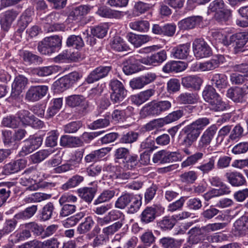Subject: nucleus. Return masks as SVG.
I'll return each mask as SVG.
<instances>
[{
	"label": "nucleus",
	"mask_w": 248,
	"mask_h": 248,
	"mask_svg": "<svg viewBox=\"0 0 248 248\" xmlns=\"http://www.w3.org/2000/svg\"><path fill=\"white\" fill-rule=\"evenodd\" d=\"M204 100L208 103L211 110L222 111L226 109V104L222 101L218 94L212 86L206 87L202 92Z\"/></svg>",
	"instance_id": "1"
},
{
	"label": "nucleus",
	"mask_w": 248,
	"mask_h": 248,
	"mask_svg": "<svg viewBox=\"0 0 248 248\" xmlns=\"http://www.w3.org/2000/svg\"><path fill=\"white\" fill-rule=\"evenodd\" d=\"M109 87L111 90L110 100L113 104L118 106L126 98L127 90L123 83L116 79L110 80Z\"/></svg>",
	"instance_id": "2"
},
{
	"label": "nucleus",
	"mask_w": 248,
	"mask_h": 248,
	"mask_svg": "<svg viewBox=\"0 0 248 248\" xmlns=\"http://www.w3.org/2000/svg\"><path fill=\"white\" fill-rule=\"evenodd\" d=\"M21 227L22 232L17 233L16 236L18 241L31 237V232L36 236H40L43 232V227L34 221L22 224Z\"/></svg>",
	"instance_id": "3"
},
{
	"label": "nucleus",
	"mask_w": 248,
	"mask_h": 248,
	"mask_svg": "<svg viewBox=\"0 0 248 248\" xmlns=\"http://www.w3.org/2000/svg\"><path fill=\"white\" fill-rule=\"evenodd\" d=\"M171 106L169 101L152 102L143 108V111L146 116H157L169 110Z\"/></svg>",
	"instance_id": "4"
},
{
	"label": "nucleus",
	"mask_w": 248,
	"mask_h": 248,
	"mask_svg": "<svg viewBox=\"0 0 248 248\" xmlns=\"http://www.w3.org/2000/svg\"><path fill=\"white\" fill-rule=\"evenodd\" d=\"M200 134V132L188 124L182 129L179 138L184 136L181 144L186 147H190L197 140Z\"/></svg>",
	"instance_id": "5"
},
{
	"label": "nucleus",
	"mask_w": 248,
	"mask_h": 248,
	"mask_svg": "<svg viewBox=\"0 0 248 248\" xmlns=\"http://www.w3.org/2000/svg\"><path fill=\"white\" fill-rule=\"evenodd\" d=\"M227 225L226 223H217L209 224L204 228L200 229L199 228H195L190 230L189 233L191 234L190 236V241H192V243H197L200 239L199 236L203 234L204 230L208 231H216L224 228Z\"/></svg>",
	"instance_id": "6"
},
{
	"label": "nucleus",
	"mask_w": 248,
	"mask_h": 248,
	"mask_svg": "<svg viewBox=\"0 0 248 248\" xmlns=\"http://www.w3.org/2000/svg\"><path fill=\"white\" fill-rule=\"evenodd\" d=\"M193 49L197 58H203L212 55V51L208 44L202 39H196L193 43Z\"/></svg>",
	"instance_id": "7"
},
{
	"label": "nucleus",
	"mask_w": 248,
	"mask_h": 248,
	"mask_svg": "<svg viewBox=\"0 0 248 248\" xmlns=\"http://www.w3.org/2000/svg\"><path fill=\"white\" fill-rule=\"evenodd\" d=\"M179 154L177 152H170L162 150L155 154L153 161L155 163L164 164L177 161L179 159Z\"/></svg>",
	"instance_id": "8"
},
{
	"label": "nucleus",
	"mask_w": 248,
	"mask_h": 248,
	"mask_svg": "<svg viewBox=\"0 0 248 248\" xmlns=\"http://www.w3.org/2000/svg\"><path fill=\"white\" fill-rule=\"evenodd\" d=\"M48 91L45 85L31 86L26 92L25 99L30 102H35L45 96Z\"/></svg>",
	"instance_id": "9"
},
{
	"label": "nucleus",
	"mask_w": 248,
	"mask_h": 248,
	"mask_svg": "<svg viewBox=\"0 0 248 248\" xmlns=\"http://www.w3.org/2000/svg\"><path fill=\"white\" fill-rule=\"evenodd\" d=\"M217 130V127L215 124H213L206 129L200 138L198 142L197 148L202 150L209 145L216 134Z\"/></svg>",
	"instance_id": "10"
},
{
	"label": "nucleus",
	"mask_w": 248,
	"mask_h": 248,
	"mask_svg": "<svg viewBox=\"0 0 248 248\" xmlns=\"http://www.w3.org/2000/svg\"><path fill=\"white\" fill-rule=\"evenodd\" d=\"M28 82V79L23 76L16 77L12 85L11 98L14 99L18 98L25 89Z\"/></svg>",
	"instance_id": "11"
},
{
	"label": "nucleus",
	"mask_w": 248,
	"mask_h": 248,
	"mask_svg": "<svg viewBox=\"0 0 248 248\" xmlns=\"http://www.w3.org/2000/svg\"><path fill=\"white\" fill-rule=\"evenodd\" d=\"M26 165V161L24 159H18L6 164L2 169H0V179L5 175H9L18 172L24 169Z\"/></svg>",
	"instance_id": "12"
},
{
	"label": "nucleus",
	"mask_w": 248,
	"mask_h": 248,
	"mask_svg": "<svg viewBox=\"0 0 248 248\" xmlns=\"http://www.w3.org/2000/svg\"><path fill=\"white\" fill-rule=\"evenodd\" d=\"M111 69V66H99L93 70L88 76L86 81L92 83L106 77Z\"/></svg>",
	"instance_id": "13"
},
{
	"label": "nucleus",
	"mask_w": 248,
	"mask_h": 248,
	"mask_svg": "<svg viewBox=\"0 0 248 248\" xmlns=\"http://www.w3.org/2000/svg\"><path fill=\"white\" fill-rule=\"evenodd\" d=\"M167 58L166 52L162 50L157 53L152 54L150 56L142 58L139 60V62L146 65H153L156 66L164 62Z\"/></svg>",
	"instance_id": "14"
},
{
	"label": "nucleus",
	"mask_w": 248,
	"mask_h": 248,
	"mask_svg": "<svg viewBox=\"0 0 248 248\" xmlns=\"http://www.w3.org/2000/svg\"><path fill=\"white\" fill-rule=\"evenodd\" d=\"M157 208L156 207H147L140 216V222L144 225L153 222L156 216Z\"/></svg>",
	"instance_id": "15"
},
{
	"label": "nucleus",
	"mask_w": 248,
	"mask_h": 248,
	"mask_svg": "<svg viewBox=\"0 0 248 248\" xmlns=\"http://www.w3.org/2000/svg\"><path fill=\"white\" fill-rule=\"evenodd\" d=\"M224 57L217 56L209 61L200 63L199 69L202 72L212 71L218 68L220 64L223 63Z\"/></svg>",
	"instance_id": "16"
},
{
	"label": "nucleus",
	"mask_w": 248,
	"mask_h": 248,
	"mask_svg": "<svg viewBox=\"0 0 248 248\" xmlns=\"http://www.w3.org/2000/svg\"><path fill=\"white\" fill-rule=\"evenodd\" d=\"M235 235L244 236L248 234V215L243 216L233 224Z\"/></svg>",
	"instance_id": "17"
},
{
	"label": "nucleus",
	"mask_w": 248,
	"mask_h": 248,
	"mask_svg": "<svg viewBox=\"0 0 248 248\" xmlns=\"http://www.w3.org/2000/svg\"><path fill=\"white\" fill-rule=\"evenodd\" d=\"M202 20V17L201 16L188 17L180 21L178 26L181 30L191 29L200 25Z\"/></svg>",
	"instance_id": "18"
},
{
	"label": "nucleus",
	"mask_w": 248,
	"mask_h": 248,
	"mask_svg": "<svg viewBox=\"0 0 248 248\" xmlns=\"http://www.w3.org/2000/svg\"><path fill=\"white\" fill-rule=\"evenodd\" d=\"M90 5H82L73 9L69 13L68 19L69 21L79 20L82 16L87 14L93 8Z\"/></svg>",
	"instance_id": "19"
},
{
	"label": "nucleus",
	"mask_w": 248,
	"mask_h": 248,
	"mask_svg": "<svg viewBox=\"0 0 248 248\" xmlns=\"http://www.w3.org/2000/svg\"><path fill=\"white\" fill-rule=\"evenodd\" d=\"M188 148L186 147L183 150L186 155L189 156L182 163L181 167L182 168L187 167L195 164L199 160L202 159L203 156V154L200 152H196L193 155H191V152Z\"/></svg>",
	"instance_id": "20"
},
{
	"label": "nucleus",
	"mask_w": 248,
	"mask_h": 248,
	"mask_svg": "<svg viewBox=\"0 0 248 248\" xmlns=\"http://www.w3.org/2000/svg\"><path fill=\"white\" fill-rule=\"evenodd\" d=\"M248 41V35L244 32L233 34L230 37V43L232 44L236 51L242 48Z\"/></svg>",
	"instance_id": "21"
},
{
	"label": "nucleus",
	"mask_w": 248,
	"mask_h": 248,
	"mask_svg": "<svg viewBox=\"0 0 248 248\" xmlns=\"http://www.w3.org/2000/svg\"><path fill=\"white\" fill-rule=\"evenodd\" d=\"M139 60H136L134 57H131L125 60L123 62L124 66L123 70L127 75L135 73L140 70V67L138 65Z\"/></svg>",
	"instance_id": "22"
},
{
	"label": "nucleus",
	"mask_w": 248,
	"mask_h": 248,
	"mask_svg": "<svg viewBox=\"0 0 248 248\" xmlns=\"http://www.w3.org/2000/svg\"><path fill=\"white\" fill-rule=\"evenodd\" d=\"M202 82V79L197 76H189L182 78V84L186 88L199 90Z\"/></svg>",
	"instance_id": "23"
},
{
	"label": "nucleus",
	"mask_w": 248,
	"mask_h": 248,
	"mask_svg": "<svg viewBox=\"0 0 248 248\" xmlns=\"http://www.w3.org/2000/svg\"><path fill=\"white\" fill-rule=\"evenodd\" d=\"M109 151L110 149L108 148H103L93 151L85 156L84 158L85 162L90 164L98 161Z\"/></svg>",
	"instance_id": "24"
},
{
	"label": "nucleus",
	"mask_w": 248,
	"mask_h": 248,
	"mask_svg": "<svg viewBox=\"0 0 248 248\" xmlns=\"http://www.w3.org/2000/svg\"><path fill=\"white\" fill-rule=\"evenodd\" d=\"M229 183L233 186H240L246 184V180L240 172L233 171L226 174Z\"/></svg>",
	"instance_id": "25"
},
{
	"label": "nucleus",
	"mask_w": 248,
	"mask_h": 248,
	"mask_svg": "<svg viewBox=\"0 0 248 248\" xmlns=\"http://www.w3.org/2000/svg\"><path fill=\"white\" fill-rule=\"evenodd\" d=\"M18 15V13L13 9L5 12L4 17L0 21L2 29L7 31Z\"/></svg>",
	"instance_id": "26"
},
{
	"label": "nucleus",
	"mask_w": 248,
	"mask_h": 248,
	"mask_svg": "<svg viewBox=\"0 0 248 248\" xmlns=\"http://www.w3.org/2000/svg\"><path fill=\"white\" fill-rule=\"evenodd\" d=\"M123 12L111 9L106 6H102L98 8L96 14L99 16L105 18H120L123 16Z\"/></svg>",
	"instance_id": "27"
},
{
	"label": "nucleus",
	"mask_w": 248,
	"mask_h": 248,
	"mask_svg": "<svg viewBox=\"0 0 248 248\" xmlns=\"http://www.w3.org/2000/svg\"><path fill=\"white\" fill-rule=\"evenodd\" d=\"M127 37L128 40L136 47L140 46L151 39V37L147 35H137L132 33H128Z\"/></svg>",
	"instance_id": "28"
},
{
	"label": "nucleus",
	"mask_w": 248,
	"mask_h": 248,
	"mask_svg": "<svg viewBox=\"0 0 248 248\" xmlns=\"http://www.w3.org/2000/svg\"><path fill=\"white\" fill-rule=\"evenodd\" d=\"M186 68L185 63L180 61H171L167 63L163 68L165 73H178L184 71Z\"/></svg>",
	"instance_id": "29"
},
{
	"label": "nucleus",
	"mask_w": 248,
	"mask_h": 248,
	"mask_svg": "<svg viewBox=\"0 0 248 248\" xmlns=\"http://www.w3.org/2000/svg\"><path fill=\"white\" fill-rule=\"evenodd\" d=\"M190 45L186 43L179 45L173 49L172 54L177 59H185L189 55Z\"/></svg>",
	"instance_id": "30"
},
{
	"label": "nucleus",
	"mask_w": 248,
	"mask_h": 248,
	"mask_svg": "<svg viewBox=\"0 0 248 248\" xmlns=\"http://www.w3.org/2000/svg\"><path fill=\"white\" fill-rule=\"evenodd\" d=\"M154 93V90H147L132 96L131 100L135 104L139 106L147 101Z\"/></svg>",
	"instance_id": "31"
},
{
	"label": "nucleus",
	"mask_w": 248,
	"mask_h": 248,
	"mask_svg": "<svg viewBox=\"0 0 248 248\" xmlns=\"http://www.w3.org/2000/svg\"><path fill=\"white\" fill-rule=\"evenodd\" d=\"M55 214L54 204L49 202L43 207L40 215V218L41 220L46 221L50 219Z\"/></svg>",
	"instance_id": "32"
},
{
	"label": "nucleus",
	"mask_w": 248,
	"mask_h": 248,
	"mask_svg": "<svg viewBox=\"0 0 248 248\" xmlns=\"http://www.w3.org/2000/svg\"><path fill=\"white\" fill-rule=\"evenodd\" d=\"M227 96L234 102L242 103L244 100L245 93L241 88H231L227 91Z\"/></svg>",
	"instance_id": "33"
},
{
	"label": "nucleus",
	"mask_w": 248,
	"mask_h": 248,
	"mask_svg": "<svg viewBox=\"0 0 248 248\" xmlns=\"http://www.w3.org/2000/svg\"><path fill=\"white\" fill-rule=\"evenodd\" d=\"M15 217L13 219L6 220L2 229L0 230V239L4 236L15 232L17 221Z\"/></svg>",
	"instance_id": "34"
},
{
	"label": "nucleus",
	"mask_w": 248,
	"mask_h": 248,
	"mask_svg": "<svg viewBox=\"0 0 248 248\" xmlns=\"http://www.w3.org/2000/svg\"><path fill=\"white\" fill-rule=\"evenodd\" d=\"M79 196L84 201L90 203L93 199L96 189L93 187H85L77 190Z\"/></svg>",
	"instance_id": "35"
},
{
	"label": "nucleus",
	"mask_w": 248,
	"mask_h": 248,
	"mask_svg": "<svg viewBox=\"0 0 248 248\" xmlns=\"http://www.w3.org/2000/svg\"><path fill=\"white\" fill-rule=\"evenodd\" d=\"M37 210V205H33L26 208L24 210L19 212L15 216L17 219L26 220L34 216Z\"/></svg>",
	"instance_id": "36"
},
{
	"label": "nucleus",
	"mask_w": 248,
	"mask_h": 248,
	"mask_svg": "<svg viewBox=\"0 0 248 248\" xmlns=\"http://www.w3.org/2000/svg\"><path fill=\"white\" fill-rule=\"evenodd\" d=\"M183 240H175L171 237H163L160 239L159 243L163 248H178L182 244Z\"/></svg>",
	"instance_id": "37"
},
{
	"label": "nucleus",
	"mask_w": 248,
	"mask_h": 248,
	"mask_svg": "<svg viewBox=\"0 0 248 248\" xmlns=\"http://www.w3.org/2000/svg\"><path fill=\"white\" fill-rule=\"evenodd\" d=\"M110 45L111 48L116 51H127L129 49L124 40L119 36L115 37Z\"/></svg>",
	"instance_id": "38"
},
{
	"label": "nucleus",
	"mask_w": 248,
	"mask_h": 248,
	"mask_svg": "<svg viewBox=\"0 0 248 248\" xmlns=\"http://www.w3.org/2000/svg\"><path fill=\"white\" fill-rule=\"evenodd\" d=\"M211 81L212 85L219 89L224 88L227 86V77L223 74L214 75Z\"/></svg>",
	"instance_id": "39"
},
{
	"label": "nucleus",
	"mask_w": 248,
	"mask_h": 248,
	"mask_svg": "<svg viewBox=\"0 0 248 248\" xmlns=\"http://www.w3.org/2000/svg\"><path fill=\"white\" fill-rule=\"evenodd\" d=\"M16 115L19 119V123L21 122L24 125H30L33 118V115L31 114L29 111L25 109L19 110Z\"/></svg>",
	"instance_id": "40"
},
{
	"label": "nucleus",
	"mask_w": 248,
	"mask_h": 248,
	"mask_svg": "<svg viewBox=\"0 0 248 248\" xmlns=\"http://www.w3.org/2000/svg\"><path fill=\"white\" fill-rule=\"evenodd\" d=\"M178 100L181 104H194L198 100L197 94L192 93H182L178 96Z\"/></svg>",
	"instance_id": "41"
},
{
	"label": "nucleus",
	"mask_w": 248,
	"mask_h": 248,
	"mask_svg": "<svg viewBox=\"0 0 248 248\" xmlns=\"http://www.w3.org/2000/svg\"><path fill=\"white\" fill-rule=\"evenodd\" d=\"M84 180L83 176L79 175H75L70 178L68 181L63 184L62 188L64 190L74 188L78 186Z\"/></svg>",
	"instance_id": "42"
},
{
	"label": "nucleus",
	"mask_w": 248,
	"mask_h": 248,
	"mask_svg": "<svg viewBox=\"0 0 248 248\" xmlns=\"http://www.w3.org/2000/svg\"><path fill=\"white\" fill-rule=\"evenodd\" d=\"M142 204L141 197L140 196L137 197L133 195L131 199L129 206L127 207V213L133 214L138 211Z\"/></svg>",
	"instance_id": "43"
},
{
	"label": "nucleus",
	"mask_w": 248,
	"mask_h": 248,
	"mask_svg": "<svg viewBox=\"0 0 248 248\" xmlns=\"http://www.w3.org/2000/svg\"><path fill=\"white\" fill-rule=\"evenodd\" d=\"M133 195L130 193H125L121 196L116 201L115 207L118 209H124L130 204Z\"/></svg>",
	"instance_id": "44"
},
{
	"label": "nucleus",
	"mask_w": 248,
	"mask_h": 248,
	"mask_svg": "<svg viewBox=\"0 0 248 248\" xmlns=\"http://www.w3.org/2000/svg\"><path fill=\"white\" fill-rule=\"evenodd\" d=\"M94 222L91 217L85 218L84 222L81 223L77 228V231L79 234H84L90 231Z\"/></svg>",
	"instance_id": "45"
},
{
	"label": "nucleus",
	"mask_w": 248,
	"mask_h": 248,
	"mask_svg": "<svg viewBox=\"0 0 248 248\" xmlns=\"http://www.w3.org/2000/svg\"><path fill=\"white\" fill-rule=\"evenodd\" d=\"M85 101V98L80 95H72L66 98V104L71 107L74 108L82 105Z\"/></svg>",
	"instance_id": "46"
},
{
	"label": "nucleus",
	"mask_w": 248,
	"mask_h": 248,
	"mask_svg": "<svg viewBox=\"0 0 248 248\" xmlns=\"http://www.w3.org/2000/svg\"><path fill=\"white\" fill-rule=\"evenodd\" d=\"M210 124V120L207 117L200 118L189 124L191 127L200 133Z\"/></svg>",
	"instance_id": "47"
},
{
	"label": "nucleus",
	"mask_w": 248,
	"mask_h": 248,
	"mask_svg": "<svg viewBox=\"0 0 248 248\" xmlns=\"http://www.w3.org/2000/svg\"><path fill=\"white\" fill-rule=\"evenodd\" d=\"M66 44L68 46H72L77 49L82 47L84 45L82 38L75 35H71L67 38Z\"/></svg>",
	"instance_id": "48"
},
{
	"label": "nucleus",
	"mask_w": 248,
	"mask_h": 248,
	"mask_svg": "<svg viewBox=\"0 0 248 248\" xmlns=\"http://www.w3.org/2000/svg\"><path fill=\"white\" fill-rule=\"evenodd\" d=\"M129 26L132 29L138 31L146 32L148 31L150 24L147 21L138 20L130 23Z\"/></svg>",
	"instance_id": "49"
},
{
	"label": "nucleus",
	"mask_w": 248,
	"mask_h": 248,
	"mask_svg": "<svg viewBox=\"0 0 248 248\" xmlns=\"http://www.w3.org/2000/svg\"><path fill=\"white\" fill-rule=\"evenodd\" d=\"M139 159L137 155H129L124 160H123L124 167L125 169L132 170L138 164Z\"/></svg>",
	"instance_id": "50"
},
{
	"label": "nucleus",
	"mask_w": 248,
	"mask_h": 248,
	"mask_svg": "<svg viewBox=\"0 0 248 248\" xmlns=\"http://www.w3.org/2000/svg\"><path fill=\"white\" fill-rule=\"evenodd\" d=\"M43 40L51 47L54 52L57 48L60 47L62 45V38L58 35L45 37Z\"/></svg>",
	"instance_id": "51"
},
{
	"label": "nucleus",
	"mask_w": 248,
	"mask_h": 248,
	"mask_svg": "<svg viewBox=\"0 0 248 248\" xmlns=\"http://www.w3.org/2000/svg\"><path fill=\"white\" fill-rule=\"evenodd\" d=\"M181 181L186 184H193L198 178L197 173L194 170L185 172L180 176Z\"/></svg>",
	"instance_id": "52"
},
{
	"label": "nucleus",
	"mask_w": 248,
	"mask_h": 248,
	"mask_svg": "<svg viewBox=\"0 0 248 248\" xmlns=\"http://www.w3.org/2000/svg\"><path fill=\"white\" fill-rule=\"evenodd\" d=\"M115 192L113 190H104L98 198L94 202V205H98L101 203L108 201L115 195Z\"/></svg>",
	"instance_id": "53"
},
{
	"label": "nucleus",
	"mask_w": 248,
	"mask_h": 248,
	"mask_svg": "<svg viewBox=\"0 0 248 248\" xmlns=\"http://www.w3.org/2000/svg\"><path fill=\"white\" fill-rule=\"evenodd\" d=\"M80 142V140L78 138L68 135L62 136L60 140V145L62 147H70L75 143L78 144Z\"/></svg>",
	"instance_id": "54"
},
{
	"label": "nucleus",
	"mask_w": 248,
	"mask_h": 248,
	"mask_svg": "<svg viewBox=\"0 0 248 248\" xmlns=\"http://www.w3.org/2000/svg\"><path fill=\"white\" fill-rule=\"evenodd\" d=\"M4 126L16 128L19 125V121L17 117L9 116L4 117L1 122Z\"/></svg>",
	"instance_id": "55"
},
{
	"label": "nucleus",
	"mask_w": 248,
	"mask_h": 248,
	"mask_svg": "<svg viewBox=\"0 0 248 248\" xmlns=\"http://www.w3.org/2000/svg\"><path fill=\"white\" fill-rule=\"evenodd\" d=\"M139 134L132 131L124 134L120 139V142L123 143L131 144L137 141Z\"/></svg>",
	"instance_id": "56"
},
{
	"label": "nucleus",
	"mask_w": 248,
	"mask_h": 248,
	"mask_svg": "<svg viewBox=\"0 0 248 248\" xmlns=\"http://www.w3.org/2000/svg\"><path fill=\"white\" fill-rule=\"evenodd\" d=\"M110 117L108 115L103 116V118H100L94 121L91 125V128L95 129L108 126L109 124Z\"/></svg>",
	"instance_id": "57"
},
{
	"label": "nucleus",
	"mask_w": 248,
	"mask_h": 248,
	"mask_svg": "<svg viewBox=\"0 0 248 248\" xmlns=\"http://www.w3.org/2000/svg\"><path fill=\"white\" fill-rule=\"evenodd\" d=\"M46 140V145L47 147H54L57 145L59 133L57 130H52L48 133Z\"/></svg>",
	"instance_id": "58"
},
{
	"label": "nucleus",
	"mask_w": 248,
	"mask_h": 248,
	"mask_svg": "<svg viewBox=\"0 0 248 248\" xmlns=\"http://www.w3.org/2000/svg\"><path fill=\"white\" fill-rule=\"evenodd\" d=\"M150 8V4L139 1L135 4L133 13L135 16H139L148 11Z\"/></svg>",
	"instance_id": "59"
},
{
	"label": "nucleus",
	"mask_w": 248,
	"mask_h": 248,
	"mask_svg": "<svg viewBox=\"0 0 248 248\" xmlns=\"http://www.w3.org/2000/svg\"><path fill=\"white\" fill-rule=\"evenodd\" d=\"M123 224L124 221L122 220H119L108 227L104 228L103 229V232L108 235L113 234L121 228Z\"/></svg>",
	"instance_id": "60"
},
{
	"label": "nucleus",
	"mask_w": 248,
	"mask_h": 248,
	"mask_svg": "<svg viewBox=\"0 0 248 248\" xmlns=\"http://www.w3.org/2000/svg\"><path fill=\"white\" fill-rule=\"evenodd\" d=\"M215 159L213 157L209 158L208 162L201 164L197 168L201 170L203 174H207L215 168Z\"/></svg>",
	"instance_id": "61"
},
{
	"label": "nucleus",
	"mask_w": 248,
	"mask_h": 248,
	"mask_svg": "<svg viewBox=\"0 0 248 248\" xmlns=\"http://www.w3.org/2000/svg\"><path fill=\"white\" fill-rule=\"evenodd\" d=\"M50 154V152L47 150H40L31 155V159L34 163H38L44 160Z\"/></svg>",
	"instance_id": "62"
},
{
	"label": "nucleus",
	"mask_w": 248,
	"mask_h": 248,
	"mask_svg": "<svg viewBox=\"0 0 248 248\" xmlns=\"http://www.w3.org/2000/svg\"><path fill=\"white\" fill-rule=\"evenodd\" d=\"M81 127L82 123L80 121H75L64 125L63 130L66 133H74Z\"/></svg>",
	"instance_id": "63"
},
{
	"label": "nucleus",
	"mask_w": 248,
	"mask_h": 248,
	"mask_svg": "<svg viewBox=\"0 0 248 248\" xmlns=\"http://www.w3.org/2000/svg\"><path fill=\"white\" fill-rule=\"evenodd\" d=\"M225 4L223 0H215L211 2L208 7V12L215 13L223 10Z\"/></svg>",
	"instance_id": "64"
}]
</instances>
